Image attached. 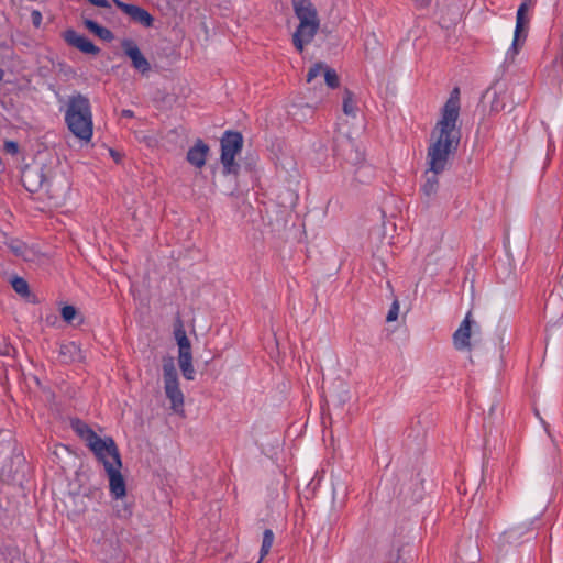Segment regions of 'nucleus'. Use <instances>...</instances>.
<instances>
[{
	"label": "nucleus",
	"mask_w": 563,
	"mask_h": 563,
	"mask_svg": "<svg viewBox=\"0 0 563 563\" xmlns=\"http://www.w3.org/2000/svg\"><path fill=\"white\" fill-rule=\"evenodd\" d=\"M121 467H111L106 470L109 478L110 493L115 499H122L125 496V481L121 474Z\"/></svg>",
	"instance_id": "obj_13"
},
{
	"label": "nucleus",
	"mask_w": 563,
	"mask_h": 563,
	"mask_svg": "<svg viewBox=\"0 0 563 563\" xmlns=\"http://www.w3.org/2000/svg\"><path fill=\"white\" fill-rule=\"evenodd\" d=\"M163 377L164 383L178 380L177 371L172 358H167L164 361Z\"/></svg>",
	"instance_id": "obj_19"
},
{
	"label": "nucleus",
	"mask_w": 563,
	"mask_h": 563,
	"mask_svg": "<svg viewBox=\"0 0 563 563\" xmlns=\"http://www.w3.org/2000/svg\"><path fill=\"white\" fill-rule=\"evenodd\" d=\"M9 247L10 250L16 255V256H21L25 260H27V247L24 243L20 242V241H11L9 243Z\"/></svg>",
	"instance_id": "obj_23"
},
{
	"label": "nucleus",
	"mask_w": 563,
	"mask_h": 563,
	"mask_svg": "<svg viewBox=\"0 0 563 563\" xmlns=\"http://www.w3.org/2000/svg\"><path fill=\"white\" fill-rule=\"evenodd\" d=\"M460 114V91L455 88L446 100L441 118L435 124L428 148V165L426 181L422 191L427 196L433 195L438 189V175L448 164L450 155L456 150L460 141V131L456 122Z\"/></svg>",
	"instance_id": "obj_1"
},
{
	"label": "nucleus",
	"mask_w": 563,
	"mask_h": 563,
	"mask_svg": "<svg viewBox=\"0 0 563 563\" xmlns=\"http://www.w3.org/2000/svg\"><path fill=\"white\" fill-rule=\"evenodd\" d=\"M342 108L346 117L355 118L358 112L356 99L350 90L344 91Z\"/></svg>",
	"instance_id": "obj_16"
},
{
	"label": "nucleus",
	"mask_w": 563,
	"mask_h": 563,
	"mask_svg": "<svg viewBox=\"0 0 563 563\" xmlns=\"http://www.w3.org/2000/svg\"><path fill=\"white\" fill-rule=\"evenodd\" d=\"M209 146L198 140L187 152V161L195 167L201 168L206 164Z\"/></svg>",
	"instance_id": "obj_15"
},
{
	"label": "nucleus",
	"mask_w": 563,
	"mask_h": 563,
	"mask_svg": "<svg viewBox=\"0 0 563 563\" xmlns=\"http://www.w3.org/2000/svg\"><path fill=\"white\" fill-rule=\"evenodd\" d=\"M292 7L299 24L292 35L295 47L301 53L314 38L320 21L310 0H292Z\"/></svg>",
	"instance_id": "obj_4"
},
{
	"label": "nucleus",
	"mask_w": 563,
	"mask_h": 563,
	"mask_svg": "<svg viewBox=\"0 0 563 563\" xmlns=\"http://www.w3.org/2000/svg\"><path fill=\"white\" fill-rule=\"evenodd\" d=\"M558 75H559V76L563 75V66L561 67V69H560V71H559V74H558Z\"/></svg>",
	"instance_id": "obj_37"
},
{
	"label": "nucleus",
	"mask_w": 563,
	"mask_h": 563,
	"mask_svg": "<svg viewBox=\"0 0 563 563\" xmlns=\"http://www.w3.org/2000/svg\"><path fill=\"white\" fill-rule=\"evenodd\" d=\"M399 302L397 300H394V302L391 303V307L387 313V317H386V320L387 322H394L397 320L398 318V314H399Z\"/></svg>",
	"instance_id": "obj_28"
},
{
	"label": "nucleus",
	"mask_w": 563,
	"mask_h": 563,
	"mask_svg": "<svg viewBox=\"0 0 563 563\" xmlns=\"http://www.w3.org/2000/svg\"><path fill=\"white\" fill-rule=\"evenodd\" d=\"M346 159L352 164H358L364 159V155L360 150H355L354 152H351Z\"/></svg>",
	"instance_id": "obj_29"
},
{
	"label": "nucleus",
	"mask_w": 563,
	"mask_h": 563,
	"mask_svg": "<svg viewBox=\"0 0 563 563\" xmlns=\"http://www.w3.org/2000/svg\"><path fill=\"white\" fill-rule=\"evenodd\" d=\"M173 334L178 347L177 360L180 372L187 380H194L196 371L192 364L191 342L187 336L184 323L180 319L175 321Z\"/></svg>",
	"instance_id": "obj_7"
},
{
	"label": "nucleus",
	"mask_w": 563,
	"mask_h": 563,
	"mask_svg": "<svg viewBox=\"0 0 563 563\" xmlns=\"http://www.w3.org/2000/svg\"><path fill=\"white\" fill-rule=\"evenodd\" d=\"M415 3L419 8H426L429 5L430 0H415Z\"/></svg>",
	"instance_id": "obj_34"
},
{
	"label": "nucleus",
	"mask_w": 563,
	"mask_h": 563,
	"mask_svg": "<svg viewBox=\"0 0 563 563\" xmlns=\"http://www.w3.org/2000/svg\"><path fill=\"white\" fill-rule=\"evenodd\" d=\"M243 140L238 132H227L221 140V163L224 173L230 174L235 172L236 164L235 156L242 150Z\"/></svg>",
	"instance_id": "obj_8"
},
{
	"label": "nucleus",
	"mask_w": 563,
	"mask_h": 563,
	"mask_svg": "<svg viewBox=\"0 0 563 563\" xmlns=\"http://www.w3.org/2000/svg\"><path fill=\"white\" fill-rule=\"evenodd\" d=\"M65 120L70 132L81 141L89 142L92 136V114L89 100L75 96L69 100Z\"/></svg>",
	"instance_id": "obj_5"
},
{
	"label": "nucleus",
	"mask_w": 563,
	"mask_h": 563,
	"mask_svg": "<svg viewBox=\"0 0 563 563\" xmlns=\"http://www.w3.org/2000/svg\"><path fill=\"white\" fill-rule=\"evenodd\" d=\"M164 389L166 397L170 400L172 410L176 413H180L184 406V394L179 388V382L164 383Z\"/></svg>",
	"instance_id": "obj_14"
},
{
	"label": "nucleus",
	"mask_w": 563,
	"mask_h": 563,
	"mask_svg": "<svg viewBox=\"0 0 563 563\" xmlns=\"http://www.w3.org/2000/svg\"><path fill=\"white\" fill-rule=\"evenodd\" d=\"M60 354L66 361H76L81 358V351L78 344L69 342L60 346Z\"/></svg>",
	"instance_id": "obj_18"
},
{
	"label": "nucleus",
	"mask_w": 563,
	"mask_h": 563,
	"mask_svg": "<svg viewBox=\"0 0 563 563\" xmlns=\"http://www.w3.org/2000/svg\"><path fill=\"white\" fill-rule=\"evenodd\" d=\"M85 26L92 32L95 35H97L99 38L103 41H111L113 38V34L110 30L99 25L97 22L92 20H85Z\"/></svg>",
	"instance_id": "obj_17"
},
{
	"label": "nucleus",
	"mask_w": 563,
	"mask_h": 563,
	"mask_svg": "<svg viewBox=\"0 0 563 563\" xmlns=\"http://www.w3.org/2000/svg\"><path fill=\"white\" fill-rule=\"evenodd\" d=\"M11 285L16 294H19L22 297H27L30 294L29 285L26 280H24L21 277H13L11 280Z\"/></svg>",
	"instance_id": "obj_21"
},
{
	"label": "nucleus",
	"mask_w": 563,
	"mask_h": 563,
	"mask_svg": "<svg viewBox=\"0 0 563 563\" xmlns=\"http://www.w3.org/2000/svg\"><path fill=\"white\" fill-rule=\"evenodd\" d=\"M77 316V310L74 306H64L62 308V317L66 322H71Z\"/></svg>",
	"instance_id": "obj_27"
},
{
	"label": "nucleus",
	"mask_w": 563,
	"mask_h": 563,
	"mask_svg": "<svg viewBox=\"0 0 563 563\" xmlns=\"http://www.w3.org/2000/svg\"><path fill=\"white\" fill-rule=\"evenodd\" d=\"M521 527H514L503 533V538L507 543L516 542L521 536Z\"/></svg>",
	"instance_id": "obj_25"
},
{
	"label": "nucleus",
	"mask_w": 563,
	"mask_h": 563,
	"mask_svg": "<svg viewBox=\"0 0 563 563\" xmlns=\"http://www.w3.org/2000/svg\"><path fill=\"white\" fill-rule=\"evenodd\" d=\"M64 40L69 45L78 48L82 53L92 54V55H96L99 53V48L91 41H89L87 37H85L84 35H81L73 30H67L64 33Z\"/></svg>",
	"instance_id": "obj_12"
},
{
	"label": "nucleus",
	"mask_w": 563,
	"mask_h": 563,
	"mask_svg": "<svg viewBox=\"0 0 563 563\" xmlns=\"http://www.w3.org/2000/svg\"><path fill=\"white\" fill-rule=\"evenodd\" d=\"M274 542V533L272 530L266 529L263 533V541L261 547V559L263 560L264 556H266Z\"/></svg>",
	"instance_id": "obj_20"
},
{
	"label": "nucleus",
	"mask_w": 563,
	"mask_h": 563,
	"mask_svg": "<svg viewBox=\"0 0 563 563\" xmlns=\"http://www.w3.org/2000/svg\"><path fill=\"white\" fill-rule=\"evenodd\" d=\"M22 181L30 191L45 189L56 203H62L69 190V183L64 174L44 170L42 167H27L22 173Z\"/></svg>",
	"instance_id": "obj_2"
},
{
	"label": "nucleus",
	"mask_w": 563,
	"mask_h": 563,
	"mask_svg": "<svg viewBox=\"0 0 563 563\" xmlns=\"http://www.w3.org/2000/svg\"><path fill=\"white\" fill-rule=\"evenodd\" d=\"M2 78H3V70L0 69V80H2Z\"/></svg>",
	"instance_id": "obj_36"
},
{
	"label": "nucleus",
	"mask_w": 563,
	"mask_h": 563,
	"mask_svg": "<svg viewBox=\"0 0 563 563\" xmlns=\"http://www.w3.org/2000/svg\"><path fill=\"white\" fill-rule=\"evenodd\" d=\"M91 4L99 8H109V2L107 0H88Z\"/></svg>",
	"instance_id": "obj_32"
},
{
	"label": "nucleus",
	"mask_w": 563,
	"mask_h": 563,
	"mask_svg": "<svg viewBox=\"0 0 563 563\" xmlns=\"http://www.w3.org/2000/svg\"><path fill=\"white\" fill-rule=\"evenodd\" d=\"M115 5L120 8L125 14L132 18L135 22L142 24L143 26L150 27L153 24V16L144 9L134 5L126 4L119 0H113Z\"/></svg>",
	"instance_id": "obj_11"
},
{
	"label": "nucleus",
	"mask_w": 563,
	"mask_h": 563,
	"mask_svg": "<svg viewBox=\"0 0 563 563\" xmlns=\"http://www.w3.org/2000/svg\"><path fill=\"white\" fill-rule=\"evenodd\" d=\"M322 77L324 78V81L328 85V87L335 88L339 86V77H338L335 70L328 67L327 65H325Z\"/></svg>",
	"instance_id": "obj_22"
},
{
	"label": "nucleus",
	"mask_w": 563,
	"mask_h": 563,
	"mask_svg": "<svg viewBox=\"0 0 563 563\" xmlns=\"http://www.w3.org/2000/svg\"><path fill=\"white\" fill-rule=\"evenodd\" d=\"M340 387L342 390H341V394L339 395V399H340V401L344 402L347 399L349 390H347L346 385L343 382H340Z\"/></svg>",
	"instance_id": "obj_31"
},
{
	"label": "nucleus",
	"mask_w": 563,
	"mask_h": 563,
	"mask_svg": "<svg viewBox=\"0 0 563 563\" xmlns=\"http://www.w3.org/2000/svg\"><path fill=\"white\" fill-rule=\"evenodd\" d=\"M122 48L125 55L131 59L133 67L137 71L142 74L150 71L151 66L148 60L145 58V56L140 51L139 46L133 41H123Z\"/></svg>",
	"instance_id": "obj_9"
},
{
	"label": "nucleus",
	"mask_w": 563,
	"mask_h": 563,
	"mask_svg": "<svg viewBox=\"0 0 563 563\" xmlns=\"http://www.w3.org/2000/svg\"><path fill=\"white\" fill-rule=\"evenodd\" d=\"M32 21H33L35 26H40L41 21H42V15H41V13L38 11H33L32 12Z\"/></svg>",
	"instance_id": "obj_33"
},
{
	"label": "nucleus",
	"mask_w": 563,
	"mask_h": 563,
	"mask_svg": "<svg viewBox=\"0 0 563 563\" xmlns=\"http://www.w3.org/2000/svg\"><path fill=\"white\" fill-rule=\"evenodd\" d=\"M325 64L317 63L308 71L307 81L312 82L317 77L323 76Z\"/></svg>",
	"instance_id": "obj_24"
},
{
	"label": "nucleus",
	"mask_w": 563,
	"mask_h": 563,
	"mask_svg": "<svg viewBox=\"0 0 563 563\" xmlns=\"http://www.w3.org/2000/svg\"><path fill=\"white\" fill-rule=\"evenodd\" d=\"M533 0H525L517 10L514 38L510 47L506 52V60L509 63L515 62L517 55L526 43L530 23L528 11L533 7Z\"/></svg>",
	"instance_id": "obj_6"
},
{
	"label": "nucleus",
	"mask_w": 563,
	"mask_h": 563,
	"mask_svg": "<svg viewBox=\"0 0 563 563\" xmlns=\"http://www.w3.org/2000/svg\"><path fill=\"white\" fill-rule=\"evenodd\" d=\"M18 144L13 141H7L4 143V150L7 153H10L12 155L16 154L18 153Z\"/></svg>",
	"instance_id": "obj_30"
},
{
	"label": "nucleus",
	"mask_w": 563,
	"mask_h": 563,
	"mask_svg": "<svg viewBox=\"0 0 563 563\" xmlns=\"http://www.w3.org/2000/svg\"><path fill=\"white\" fill-rule=\"evenodd\" d=\"M122 115L123 117H126V118H130L133 115V112L131 110H123L122 111Z\"/></svg>",
	"instance_id": "obj_35"
},
{
	"label": "nucleus",
	"mask_w": 563,
	"mask_h": 563,
	"mask_svg": "<svg viewBox=\"0 0 563 563\" xmlns=\"http://www.w3.org/2000/svg\"><path fill=\"white\" fill-rule=\"evenodd\" d=\"M118 503L114 506L115 512L121 518H128L131 515V508L122 499H117Z\"/></svg>",
	"instance_id": "obj_26"
},
{
	"label": "nucleus",
	"mask_w": 563,
	"mask_h": 563,
	"mask_svg": "<svg viewBox=\"0 0 563 563\" xmlns=\"http://www.w3.org/2000/svg\"><path fill=\"white\" fill-rule=\"evenodd\" d=\"M473 321L471 320V312H468L457 330L453 334L454 347L459 351L471 350V331Z\"/></svg>",
	"instance_id": "obj_10"
},
{
	"label": "nucleus",
	"mask_w": 563,
	"mask_h": 563,
	"mask_svg": "<svg viewBox=\"0 0 563 563\" xmlns=\"http://www.w3.org/2000/svg\"><path fill=\"white\" fill-rule=\"evenodd\" d=\"M75 432L81 438L87 446L93 452L98 461H100L104 470L122 466L118 448L112 438H100L93 430L81 421L73 422Z\"/></svg>",
	"instance_id": "obj_3"
}]
</instances>
